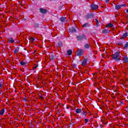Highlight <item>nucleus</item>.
Here are the masks:
<instances>
[{
    "mask_svg": "<svg viewBox=\"0 0 128 128\" xmlns=\"http://www.w3.org/2000/svg\"><path fill=\"white\" fill-rule=\"evenodd\" d=\"M120 52H116L112 54V58L114 60V62H116L120 60Z\"/></svg>",
    "mask_w": 128,
    "mask_h": 128,
    "instance_id": "nucleus-1",
    "label": "nucleus"
},
{
    "mask_svg": "<svg viewBox=\"0 0 128 128\" xmlns=\"http://www.w3.org/2000/svg\"><path fill=\"white\" fill-rule=\"evenodd\" d=\"M77 42H82V40H87L86 34L78 35L76 36Z\"/></svg>",
    "mask_w": 128,
    "mask_h": 128,
    "instance_id": "nucleus-2",
    "label": "nucleus"
},
{
    "mask_svg": "<svg viewBox=\"0 0 128 128\" xmlns=\"http://www.w3.org/2000/svg\"><path fill=\"white\" fill-rule=\"evenodd\" d=\"M84 50L82 49H78L76 52V54L78 56H84Z\"/></svg>",
    "mask_w": 128,
    "mask_h": 128,
    "instance_id": "nucleus-3",
    "label": "nucleus"
},
{
    "mask_svg": "<svg viewBox=\"0 0 128 128\" xmlns=\"http://www.w3.org/2000/svg\"><path fill=\"white\" fill-rule=\"evenodd\" d=\"M90 8L91 10H98V4H92L90 5Z\"/></svg>",
    "mask_w": 128,
    "mask_h": 128,
    "instance_id": "nucleus-4",
    "label": "nucleus"
},
{
    "mask_svg": "<svg viewBox=\"0 0 128 128\" xmlns=\"http://www.w3.org/2000/svg\"><path fill=\"white\" fill-rule=\"evenodd\" d=\"M49 59L51 62H54V60H56V55L52 53L50 55Z\"/></svg>",
    "mask_w": 128,
    "mask_h": 128,
    "instance_id": "nucleus-5",
    "label": "nucleus"
},
{
    "mask_svg": "<svg viewBox=\"0 0 128 128\" xmlns=\"http://www.w3.org/2000/svg\"><path fill=\"white\" fill-rule=\"evenodd\" d=\"M94 16V13L88 14L85 16V18L86 20H88V18H92Z\"/></svg>",
    "mask_w": 128,
    "mask_h": 128,
    "instance_id": "nucleus-6",
    "label": "nucleus"
},
{
    "mask_svg": "<svg viewBox=\"0 0 128 128\" xmlns=\"http://www.w3.org/2000/svg\"><path fill=\"white\" fill-rule=\"evenodd\" d=\"M39 10L41 14H46L48 12V10L46 8H40L39 9Z\"/></svg>",
    "mask_w": 128,
    "mask_h": 128,
    "instance_id": "nucleus-7",
    "label": "nucleus"
},
{
    "mask_svg": "<svg viewBox=\"0 0 128 128\" xmlns=\"http://www.w3.org/2000/svg\"><path fill=\"white\" fill-rule=\"evenodd\" d=\"M86 62H88V58H84V60L82 62L81 64L82 66H86Z\"/></svg>",
    "mask_w": 128,
    "mask_h": 128,
    "instance_id": "nucleus-8",
    "label": "nucleus"
},
{
    "mask_svg": "<svg viewBox=\"0 0 128 128\" xmlns=\"http://www.w3.org/2000/svg\"><path fill=\"white\" fill-rule=\"evenodd\" d=\"M126 36H128V32H126L124 34H123L121 36V38H120V40H124V38H126Z\"/></svg>",
    "mask_w": 128,
    "mask_h": 128,
    "instance_id": "nucleus-9",
    "label": "nucleus"
},
{
    "mask_svg": "<svg viewBox=\"0 0 128 128\" xmlns=\"http://www.w3.org/2000/svg\"><path fill=\"white\" fill-rule=\"evenodd\" d=\"M70 32H72V34H74V32H76V29L74 28H72L69 29Z\"/></svg>",
    "mask_w": 128,
    "mask_h": 128,
    "instance_id": "nucleus-10",
    "label": "nucleus"
},
{
    "mask_svg": "<svg viewBox=\"0 0 128 128\" xmlns=\"http://www.w3.org/2000/svg\"><path fill=\"white\" fill-rule=\"evenodd\" d=\"M18 50H20V47H18V46L16 47L14 50V54H18Z\"/></svg>",
    "mask_w": 128,
    "mask_h": 128,
    "instance_id": "nucleus-11",
    "label": "nucleus"
},
{
    "mask_svg": "<svg viewBox=\"0 0 128 128\" xmlns=\"http://www.w3.org/2000/svg\"><path fill=\"white\" fill-rule=\"evenodd\" d=\"M75 112L76 114H80V112H82V110L80 108H76Z\"/></svg>",
    "mask_w": 128,
    "mask_h": 128,
    "instance_id": "nucleus-12",
    "label": "nucleus"
},
{
    "mask_svg": "<svg viewBox=\"0 0 128 128\" xmlns=\"http://www.w3.org/2000/svg\"><path fill=\"white\" fill-rule=\"evenodd\" d=\"M82 28H90V24L88 23H85L82 26Z\"/></svg>",
    "mask_w": 128,
    "mask_h": 128,
    "instance_id": "nucleus-13",
    "label": "nucleus"
},
{
    "mask_svg": "<svg viewBox=\"0 0 128 128\" xmlns=\"http://www.w3.org/2000/svg\"><path fill=\"white\" fill-rule=\"evenodd\" d=\"M67 54L68 56H72V50H69L67 51Z\"/></svg>",
    "mask_w": 128,
    "mask_h": 128,
    "instance_id": "nucleus-14",
    "label": "nucleus"
},
{
    "mask_svg": "<svg viewBox=\"0 0 128 128\" xmlns=\"http://www.w3.org/2000/svg\"><path fill=\"white\" fill-rule=\"evenodd\" d=\"M115 8L117 10H120V8H122V7L120 6V5H116L115 6Z\"/></svg>",
    "mask_w": 128,
    "mask_h": 128,
    "instance_id": "nucleus-15",
    "label": "nucleus"
},
{
    "mask_svg": "<svg viewBox=\"0 0 128 128\" xmlns=\"http://www.w3.org/2000/svg\"><path fill=\"white\" fill-rule=\"evenodd\" d=\"M58 46L60 48H62V46H63L64 44H62V42L59 41L58 42Z\"/></svg>",
    "mask_w": 128,
    "mask_h": 128,
    "instance_id": "nucleus-16",
    "label": "nucleus"
},
{
    "mask_svg": "<svg viewBox=\"0 0 128 128\" xmlns=\"http://www.w3.org/2000/svg\"><path fill=\"white\" fill-rule=\"evenodd\" d=\"M84 48H85L88 49L90 48V44H84Z\"/></svg>",
    "mask_w": 128,
    "mask_h": 128,
    "instance_id": "nucleus-17",
    "label": "nucleus"
},
{
    "mask_svg": "<svg viewBox=\"0 0 128 128\" xmlns=\"http://www.w3.org/2000/svg\"><path fill=\"white\" fill-rule=\"evenodd\" d=\"M66 20V17H61L60 19V22H64V20Z\"/></svg>",
    "mask_w": 128,
    "mask_h": 128,
    "instance_id": "nucleus-18",
    "label": "nucleus"
},
{
    "mask_svg": "<svg viewBox=\"0 0 128 128\" xmlns=\"http://www.w3.org/2000/svg\"><path fill=\"white\" fill-rule=\"evenodd\" d=\"M4 108L2 109V110L0 111V116H4Z\"/></svg>",
    "mask_w": 128,
    "mask_h": 128,
    "instance_id": "nucleus-19",
    "label": "nucleus"
},
{
    "mask_svg": "<svg viewBox=\"0 0 128 128\" xmlns=\"http://www.w3.org/2000/svg\"><path fill=\"white\" fill-rule=\"evenodd\" d=\"M107 28H112L114 26V24L112 23H109L106 25Z\"/></svg>",
    "mask_w": 128,
    "mask_h": 128,
    "instance_id": "nucleus-20",
    "label": "nucleus"
},
{
    "mask_svg": "<svg viewBox=\"0 0 128 128\" xmlns=\"http://www.w3.org/2000/svg\"><path fill=\"white\" fill-rule=\"evenodd\" d=\"M40 26V24L36 22L34 23V28H36Z\"/></svg>",
    "mask_w": 128,
    "mask_h": 128,
    "instance_id": "nucleus-21",
    "label": "nucleus"
},
{
    "mask_svg": "<svg viewBox=\"0 0 128 128\" xmlns=\"http://www.w3.org/2000/svg\"><path fill=\"white\" fill-rule=\"evenodd\" d=\"M8 40L9 44H12V42H14V40L12 38H10Z\"/></svg>",
    "mask_w": 128,
    "mask_h": 128,
    "instance_id": "nucleus-22",
    "label": "nucleus"
},
{
    "mask_svg": "<svg viewBox=\"0 0 128 128\" xmlns=\"http://www.w3.org/2000/svg\"><path fill=\"white\" fill-rule=\"evenodd\" d=\"M82 112L81 114H82V116H86V114H87L86 112H84V110H82V112Z\"/></svg>",
    "mask_w": 128,
    "mask_h": 128,
    "instance_id": "nucleus-23",
    "label": "nucleus"
},
{
    "mask_svg": "<svg viewBox=\"0 0 128 128\" xmlns=\"http://www.w3.org/2000/svg\"><path fill=\"white\" fill-rule=\"evenodd\" d=\"M124 62H128V57H124Z\"/></svg>",
    "mask_w": 128,
    "mask_h": 128,
    "instance_id": "nucleus-24",
    "label": "nucleus"
},
{
    "mask_svg": "<svg viewBox=\"0 0 128 128\" xmlns=\"http://www.w3.org/2000/svg\"><path fill=\"white\" fill-rule=\"evenodd\" d=\"M109 30H106V29L103 30L102 32L103 34H108Z\"/></svg>",
    "mask_w": 128,
    "mask_h": 128,
    "instance_id": "nucleus-25",
    "label": "nucleus"
},
{
    "mask_svg": "<svg viewBox=\"0 0 128 128\" xmlns=\"http://www.w3.org/2000/svg\"><path fill=\"white\" fill-rule=\"evenodd\" d=\"M20 66H25L26 62H24V61H20Z\"/></svg>",
    "mask_w": 128,
    "mask_h": 128,
    "instance_id": "nucleus-26",
    "label": "nucleus"
},
{
    "mask_svg": "<svg viewBox=\"0 0 128 128\" xmlns=\"http://www.w3.org/2000/svg\"><path fill=\"white\" fill-rule=\"evenodd\" d=\"M58 106H60L62 107L64 106V104H62V103H59L56 106V108H58Z\"/></svg>",
    "mask_w": 128,
    "mask_h": 128,
    "instance_id": "nucleus-27",
    "label": "nucleus"
},
{
    "mask_svg": "<svg viewBox=\"0 0 128 128\" xmlns=\"http://www.w3.org/2000/svg\"><path fill=\"white\" fill-rule=\"evenodd\" d=\"M128 48V42H126V44L124 45V48Z\"/></svg>",
    "mask_w": 128,
    "mask_h": 128,
    "instance_id": "nucleus-28",
    "label": "nucleus"
},
{
    "mask_svg": "<svg viewBox=\"0 0 128 128\" xmlns=\"http://www.w3.org/2000/svg\"><path fill=\"white\" fill-rule=\"evenodd\" d=\"M4 86V82H0V89L2 88V86Z\"/></svg>",
    "mask_w": 128,
    "mask_h": 128,
    "instance_id": "nucleus-29",
    "label": "nucleus"
},
{
    "mask_svg": "<svg viewBox=\"0 0 128 128\" xmlns=\"http://www.w3.org/2000/svg\"><path fill=\"white\" fill-rule=\"evenodd\" d=\"M72 68H76V64H72Z\"/></svg>",
    "mask_w": 128,
    "mask_h": 128,
    "instance_id": "nucleus-30",
    "label": "nucleus"
},
{
    "mask_svg": "<svg viewBox=\"0 0 128 128\" xmlns=\"http://www.w3.org/2000/svg\"><path fill=\"white\" fill-rule=\"evenodd\" d=\"M39 98H40V100H44V96H42V94H40L39 96Z\"/></svg>",
    "mask_w": 128,
    "mask_h": 128,
    "instance_id": "nucleus-31",
    "label": "nucleus"
},
{
    "mask_svg": "<svg viewBox=\"0 0 128 128\" xmlns=\"http://www.w3.org/2000/svg\"><path fill=\"white\" fill-rule=\"evenodd\" d=\"M118 46H122L124 44V43L122 42H120L118 43Z\"/></svg>",
    "mask_w": 128,
    "mask_h": 128,
    "instance_id": "nucleus-32",
    "label": "nucleus"
},
{
    "mask_svg": "<svg viewBox=\"0 0 128 128\" xmlns=\"http://www.w3.org/2000/svg\"><path fill=\"white\" fill-rule=\"evenodd\" d=\"M120 6L121 8H122V6H126V4H120Z\"/></svg>",
    "mask_w": 128,
    "mask_h": 128,
    "instance_id": "nucleus-33",
    "label": "nucleus"
},
{
    "mask_svg": "<svg viewBox=\"0 0 128 128\" xmlns=\"http://www.w3.org/2000/svg\"><path fill=\"white\" fill-rule=\"evenodd\" d=\"M88 119L86 118L85 119V124H88Z\"/></svg>",
    "mask_w": 128,
    "mask_h": 128,
    "instance_id": "nucleus-34",
    "label": "nucleus"
},
{
    "mask_svg": "<svg viewBox=\"0 0 128 128\" xmlns=\"http://www.w3.org/2000/svg\"><path fill=\"white\" fill-rule=\"evenodd\" d=\"M95 20L96 22V26H98V19H96Z\"/></svg>",
    "mask_w": 128,
    "mask_h": 128,
    "instance_id": "nucleus-35",
    "label": "nucleus"
},
{
    "mask_svg": "<svg viewBox=\"0 0 128 128\" xmlns=\"http://www.w3.org/2000/svg\"><path fill=\"white\" fill-rule=\"evenodd\" d=\"M38 66V64H37L36 66L34 67L33 70H36Z\"/></svg>",
    "mask_w": 128,
    "mask_h": 128,
    "instance_id": "nucleus-36",
    "label": "nucleus"
},
{
    "mask_svg": "<svg viewBox=\"0 0 128 128\" xmlns=\"http://www.w3.org/2000/svg\"><path fill=\"white\" fill-rule=\"evenodd\" d=\"M27 98L26 97H24L23 99V100H24V102H28V100H26Z\"/></svg>",
    "mask_w": 128,
    "mask_h": 128,
    "instance_id": "nucleus-37",
    "label": "nucleus"
},
{
    "mask_svg": "<svg viewBox=\"0 0 128 128\" xmlns=\"http://www.w3.org/2000/svg\"><path fill=\"white\" fill-rule=\"evenodd\" d=\"M34 40H35V39H34V38H32V42H34Z\"/></svg>",
    "mask_w": 128,
    "mask_h": 128,
    "instance_id": "nucleus-38",
    "label": "nucleus"
},
{
    "mask_svg": "<svg viewBox=\"0 0 128 128\" xmlns=\"http://www.w3.org/2000/svg\"><path fill=\"white\" fill-rule=\"evenodd\" d=\"M23 20L24 22H26V18H23Z\"/></svg>",
    "mask_w": 128,
    "mask_h": 128,
    "instance_id": "nucleus-39",
    "label": "nucleus"
},
{
    "mask_svg": "<svg viewBox=\"0 0 128 128\" xmlns=\"http://www.w3.org/2000/svg\"><path fill=\"white\" fill-rule=\"evenodd\" d=\"M110 2V0H105L106 2Z\"/></svg>",
    "mask_w": 128,
    "mask_h": 128,
    "instance_id": "nucleus-40",
    "label": "nucleus"
},
{
    "mask_svg": "<svg viewBox=\"0 0 128 128\" xmlns=\"http://www.w3.org/2000/svg\"><path fill=\"white\" fill-rule=\"evenodd\" d=\"M70 106H66V108L67 109V110H68V108H70Z\"/></svg>",
    "mask_w": 128,
    "mask_h": 128,
    "instance_id": "nucleus-41",
    "label": "nucleus"
},
{
    "mask_svg": "<svg viewBox=\"0 0 128 128\" xmlns=\"http://www.w3.org/2000/svg\"><path fill=\"white\" fill-rule=\"evenodd\" d=\"M126 12L127 14H128V9L126 10Z\"/></svg>",
    "mask_w": 128,
    "mask_h": 128,
    "instance_id": "nucleus-42",
    "label": "nucleus"
},
{
    "mask_svg": "<svg viewBox=\"0 0 128 128\" xmlns=\"http://www.w3.org/2000/svg\"><path fill=\"white\" fill-rule=\"evenodd\" d=\"M121 104H124V102H121Z\"/></svg>",
    "mask_w": 128,
    "mask_h": 128,
    "instance_id": "nucleus-43",
    "label": "nucleus"
},
{
    "mask_svg": "<svg viewBox=\"0 0 128 128\" xmlns=\"http://www.w3.org/2000/svg\"><path fill=\"white\" fill-rule=\"evenodd\" d=\"M71 110H72V109H70Z\"/></svg>",
    "mask_w": 128,
    "mask_h": 128,
    "instance_id": "nucleus-44",
    "label": "nucleus"
},
{
    "mask_svg": "<svg viewBox=\"0 0 128 128\" xmlns=\"http://www.w3.org/2000/svg\"><path fill=\"white\" fill-rule=\"evenodd\" d=\"M82 74H84L83 72H82Z\"/></svg>",
    "mask_w": 128,
    "mask_h": 128,
    "instance_id": "nucleus-45",
    "label": "nucleus"
},
{
    "mask_svg": "<svg viewBox=\"0 0 128 128\" xmlns=\"http://www.w3.org/2000/svg\"><path fill=\"white\" fill-rule=\"evenodd\" d=\"M2 93L0 92V94H1Z\"/></svg>",
    "mask_w": 128,
    "mask_h": 128,
    "instance_id": "nucleus-46",
    "label": "nucleus"
},
{
    "mask_svg": "<svg viewBox=\"0 0 128 128\" xmlns=\"http://www.w3.org/2000/svg\"><path fill=\"white\" fill-rule=\"evenodd\" d=\"M33 0V1H34V0Z\"/></svg>",
    "mask_w": 128,
    "mask_h": 128,
    "instance_id": "nucleus-47",
    "label": "nucleus"
}]
</instances>
